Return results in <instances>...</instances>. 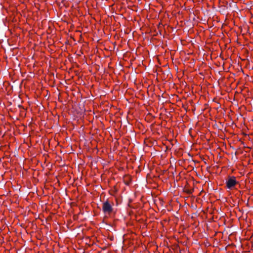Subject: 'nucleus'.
Listing matches in <instances>:
<instances>
[{"label":"nucleus","instance_id":"1","mask_svg":"<svg viewBox=\"0 0 253 253\" xmlns=\"http://www.w3.org/2000/svg\"><path fill=\"white\" fill-rule=\"evenodd\" d=\"M102 208L104 213L106 215H110L113 211L112 205L108 201L102 204Z\"/></svg>","mask_w":253,"mask_h":253},{"label":"nucleus","instance_id":"2","mask_svg":"<svg viewBox=\"0 0 253 253\" xmlns=\"http://www.w3.org/2000/svg\"><path fill=\"white\" fill-rule=\"evenodd\" d=\"M238 184V182L236 180V177L229 176L226 181V187L229 189H233L235 186Z\"/></svg>","mask_w":253,"mask_h":253},{"label":"nucleus","instance_id":"3","mask_svg":"<svg viewBox=\"0 0 253 253\" xmlns=\"http://www.w3.org/2000/svg\"><path fill=\"white\" fill-rule=\"evenodd\" d=\"M126 184L127 185H128V184H129V182H127Z\"/></svg>","mask_w":253,"mask_h":253}]
</instances>
